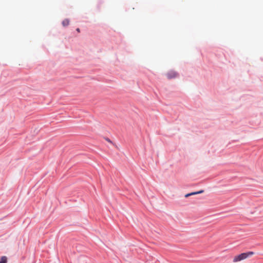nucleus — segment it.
Masks as SVG:
<instances>
[{"label": "nucleus", "instance_id": "f257e3e1", "mask_svg": "<svg viewBox=\"0 0 263 263\" xmlns=\"http://www.w3.org/2000/svg\"><path fill=\"white\" fill-rule=\"evenodd\" d=\"M254 254L253 252L250 251L246 253H242L240 254L236 255L233 258V262H237L242 260H244L248 257L253 255Z\"/></svg>", "mask_w": 263, "mask_h": 263}, {"label": "nucleus", "instance_id": "f03ea898", "mask_svg": "<svg viewBox=\"0 0 263 263\" xmlns=\"http://www.w3.org/2000/svg\"><path fill=\"white\" fill-rule=\"evenodd\" d=\"M166 76L168 79H172V78L176 77L177 76V73L174 71H169L166 74Z\"/></svg>", "mask_w": 263, "mask_h": 263}, {"label": "nucleus", "instance_id": "7ed1b4c3", "mask_svg": "<svg viewBox=\"0 0 263 263\" xmlns=\"http://www.w3.org/2000/svg\"><path fill=\"white\" fill-rule=\"evenodd\" d=\"M7 262V258L6 256H2L0 259V263H6Z\"/></svg>", "mask_w": 263, "mask_h": 263}, {"label": "nucleus", "instance_id": "20e7f679", "mask_svg": "<svg viewBox=\"0 0 263 263\" xmlns=\"http://www.w3.org/2000/svg\"><path fill=\"white\" fill-rule=\"evenodd\" d=\"M69 21L68 19H65L62 22V25H63V26H67L69 25Z\"/></svg>", "mask_w": 263, "mask_h": 263}, {"label": "nucleus", "instance_id": "39448f33", "mask_svg": "<svg viewBox=\"0 0 263 263\" xmlns=\"http://www.w3.org/2000/svg\"><path fill=\"white\" fill-rule=\"evenodd\" d=\"M203 192V190H201L200 191H198V192H192L191 193H190L191 194V195H196V194H201V193H202Z\"/></svg>", "mask_w": 263, "mask_h": 263}, {"label": "nucleus", "instance_id": "423d86ee", "mask_svg": "<svg viewBox=\"0 0 263 263\" xmlns=\"http://www.w3.org/2000/svg\"><path fill=\"white\" fill-rule=\"evenodd\" d=\"M191 196V194L189 193V194H187L185 195V197H189V196Z\"/></svg>", "mask_w": 263, "mask_h": 263}, {"label": "nucleus", "instance_id": "0eeeda50", "mask_svg": "<svg viewBox=\"0 0 263 263\" xmlns=\"http://www.w3.org/2000/svg\"><path fill=\"white\" fill-rule=\"evenodd\" d=\"M77 31L78 32H80V30L79 28H77Z\"/></svg>", "mask_w": 263, "mask_h": 263}, {"label": "nucleus", "instance_id": "6e6552de", "mask_svg": "<svg viewBox=\"0 0 263 263\" xmlns=\"http://www.w3.org/2000/svg\"><path fill=\"white\" fill-rule=\"evenodd\" d=\"M106 140L109 142H111V141L109 139H107Z\"/></svg>", "mask_w": 263, "mask_h": 263}]
</instances>
